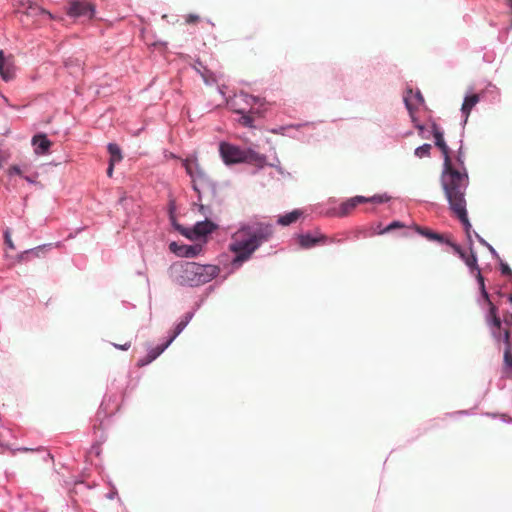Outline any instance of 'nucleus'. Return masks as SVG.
Wrapping results in <instances>:
<instances>
[{"label":"nucleus","mask_w":512,"mask_h":512,"mask_svg":"<svg viewBox=\"0 0 512 512\" xmlns=\"http://www.w3.org/2000/svg\"><path fill=\"white\" fill-rule=\"evenodd\" d=\"M216 225L209 220L197 222L192 229H184L181 233L191 239L195 240L199 237H204L210 233H212L216 229Z\"/></svg>","instance_id":"6e6552de"},{"label":"nucleus","mask_w":512,"mask_h":512,"mask_svg":"<svg viewBox=\"0 0 512 512\" xmlns=\"http://www.w3.org/2000/svg\"><path fill=\"white\" fill-rule=\"evenodd\" d=\"M200 17L198 15H195V14H189L187 17H186V23L187 24H195L199 21Z\"/></svg>","instance_id":"f704fd0d"},{"label":"nucleus","mask_w":512,"mask_h":512,"mask_svg":"<svg viewBox=\"0 0 512 512\" xmlns=\"http://www.w3.org/2000/svg\"><path fill=\"white\" fill-rule=\"evenodd\" d=\"M171 344V340H167L164 344L159 345L153 349H151L148 354L151 356L152 359H156L158 356H160L165 349L168 348V346Z\"/></svg>","instance_id":"393cba45"},{"label":"nucleus","mask_w":512,"mask_h":512,"mask_svg":"<svg viewBox=\"0 0 512 512\" xmlns=\"http://www.w3.org/2000/svg\"><path fill=\"white\" fill-rule=\"evenodd\" d=\"M24 170L18 165H12L7 169L8 176L19 175L23 177Z\"/></svg>","instance_id":"c85d7f7f"},{"label":"nucleus","mask_w":512,"mask_h":512,"mask_svg":"<svg viewBox=\"0 0 512 512\" xmlns=\"http://www.w3.org/2000/svg\"><path fill=\"white\" fill-rule=\"evenodd\" d=\"M114 346H115L116 348H118V349H121V350H128V349L130 348V346H131V343H130V342H127V343H125V344H120V345H118V344H114Z\"/></svg>","instance_id":"ea45409f"},{"label":"nucleus","mask_w":512,"mask_h":512,"mask_svg":"<svg viewBox=\"0 0 512 512\" xmlns=\"http://www.w3.org/2000/svg\"><path fill=\"white\" fill-rule=\"evenodd\" d=\"M169 249L171 252L175 253L179 257L192 258L200 254V252L202 251V245H179L176 242H172L169 245Z\"/></svg>","instance_id":"9d476101"},{"label":"nucleus","mask_w":512,"mask_h":512,"mask_svg":"<svg viewBox=\"0 0 512 512\" xmlns=\"http://www.w3.org/2000/svg\"><path fill=\"white\" fill-rule=\"evenodd\" d=\"M22 8H23V10L18 9L17 13L21 14L20 20H21V22H23L26 25H29V22L25 21L23 19V16H25L26 18H32V19H35V18H37L38 16H41V15H47V16L51 17L49 12H47L46 10L41 8L40 6H38L36 4H33L31 2H28L26 4L23 3L22 4Z\"/></svg>","instance_id":"9b49d317"},{"label":"nucleus","mask_w":512,"mask_h":512,"mask_svg":"<svg viewBox=\"0 0 512 512\" xmlns=\"http://www.w3.org/2000/svg\"><path fill=\"white\" fill-rule=\"evenodd\" d=\"M37 177H38V173H34V174H33V175H31V176H23V178H24L27 182L32 183V184L36 183V179H37Z\"/></svg>","instance_id":"58836bf2"},{"label":"nucleus","mask_w":512,"mask_h":512,"mask_svg":"<svg viewBox=\"0 0 512 512\" xmlns=\"http://www.w3.org/2000/svg\"><path fill=\"white\" fill-rule=\"evenodd\" d=\"M444 241H445L448 245H450V246L452 247V249L454 250V252H455V253H457L458 255L463 251V249H462L459 245H457V244H455V243L451 242L450 240H444Z\"/></svg>","instance_id":"c9c22d12"},{"label":"nucleus","mask_w":512,"mask_h":512,"mask_svg":"<svg viewBox=\"0 0 512 512\" xmlns=\"http://www.w3.org/2000/svg\"><path fill=\"white\" fill-rule=\"evenodd\" d=\"M32 144L35 147V153L38 155L46 154L52 145V142L45 134H37L32 138Z\"/></svg>","instance_id":"ddd939ff"},{"label":"nucleus","mask_w":512,"mask_h":512,"mask_svg":"<svg viewBox=\"0 0 512 512\" xmlns=\"http://www.w3.org/2000/svg\"><path fill=\"white\" fill-rule=\"evenodd\" d=\"M273 235L271 224L254 222L243 225L231 237L229 250L235 254L232 260L234 266H241L249 260L253 253Z\"/></svg>","instance_id":"f03ea898"},{"label":"nucleus","mask_w":512,"mask_h":512,"mask_svg":"<svg viewBox=\"0 0 512 512\" xmlns=\"http://www.w3.org/2000/svg\"><path fill=\"white\" fill-rule=\"evenodd\" d=\"M113 169H114V165H112V164H111V162L109 161V167H108V169H107V175H108L109 177H111V176H112V174H113Z\"/></svg>","instance_id":"a19ab883"},{"label":"nucleus","mask_w":512,"mask_h":512,"mask_svg":"<svg viewBox=\"0 0 512 512\" xmlns=\"http://www.w3.org/2000/svg\"><path fill=\"white\" fill-rule=\"evenodd\" d=\"M219 151L223 161L226 164L242 163L244 157V149H241L235 145L222 142L219 147Z\"/></svg>","instance_id":"423d86ee"},{"label":"nucleus","mask_w":512,"mask_h":512,"mask_svg":"<svg viewBox=\"0 0 512 512\" xmlns=\"http://www.w3.org/2000/svg\"><path fill=\"white\" fill-rule=\"evenodd\" d=\"M388 200H389L388 197L382 196V195H374L369 198L366 197V202H371V203H384V202H387Z\"/></svg>","instance_id":"7c9ffc66"},{"label":"nucleus","mask_w":512,"mask_h":512,"mask_svg":"<svg viewBox=\"0 0 512 512\" xmlns=\"http://www.w3.org/2000/svg\"><path fill=\"white\" fill-rule=\"evenodd\" d=\"M508 301L510 302V304L512 305V293L508 296Z\"/></svg>","instance_id":"c03bdc74"},{"label":"nucleus","mask_w":512,"mask_h":512,"mask_svg":"<svg viewBox=\"0 0 512 512\" xmlns=\"http://www.w3.org/2000/svg\"><path fill=\"white\" fill-rule=\"evenodd\" d=\"M479 100H480V98H479L478 94H472V95L465 97L464 102L461 107V111L465 115L466 119L470 115L473 107L479 102Z\"/></svg>","instance_id":"dca6fc26"},{"label":"nucleus","mask_w":512,"mask_h":512,"mask_svg":"<svg viewBox=\"0 0 512 512\" xmlns=\"http://www.w3.org/2000/svg\"><path fill=\"white\" fill-rule=\"evenodd\" d=\"M477 280H478V283L480 285V289H481L482 295L485 298V300L488 302V300H490L489 299V294L487 293V291L485 289L484 278L481 275L480 270H478V273H477Z\"/></svg>","instance_id":"cd10ccee"},{"label":"nucleus","mask_w":512,"mask_h":512,"mask_svg":"<svg viewBox=\"0 0 512 512\" xmlns=\"http://www.w3.org/2000/svg\"><path fill=\"white\" fill-rule=\"evenodd\" d=\"M504 370L508 377L512 378V348L504 350Z\"/></svg>","instance_id":"4be33fe9"},{"label":"nucleus","mask_w":512,"mask_h":512,"mask_svg":"<svg viewBox=\"0 0 512 512\" xmlns=\"http://www.w3.org/2000/svg\"><path fill=\"white\" fill-rule=\"evenodd\" d=\"M187 174L191 177L193 189L201 199V189L209 186V178L205 170L200 166L196 157H188L183 161Z\"/></svg>","instance_id":"39448f33"},{"label":"nucleus","mask_w":512,"mask_h":512,"mask_svg":"<svg viewBox=\"0 0 512 512\" xmlns=\"http://www.w3.org/2000/svg\"><path fill=\"white\" fill-rule=\"evenodd\" d=\"M67 13L72 17L91 19L94 15V6L86 0H70Z\"/></svg>","instance_id":"0eeeda50"},{"label":"nucleus","mask_w":512,"mask_h":512,"mask_svg":"<svg viewBox=\"0 0 512 512\" xmlns=\"http://www.w3.org/2000/svg\"><path fill=\"white\" fill-rule=\"evenodd\" d=\"M503 342L505 343V348H512L510 332L507 329L503 332Z\"/></svg>","instance_id":"473e14b6"},{"label":"nucleus","mask_w":512,"mask_h":512,"mask_svg":"<svg viewBox=\"0 0 512 512\" xmlns=\"http://www.w3.org/2000/svg\"><path fill=\"white\" fill-rule=\"evenodd\" d=\"M412 96H413V98L415 99L416 102H418V103H423L424 102V98H423V96L421 95V93L419 91L413 95L412 90H409L408 91V95H406L404 97V101H405L406 107H407V109L409 111H412V109L414 107Z\"/></svg>","instance_id":"412c9836"},{"label":"nucleus","mask_w":512,"mask_h":512,"mask_svg":"<svg viewBox=\"0 0 512 512\" xmlns=\"http://www.w3.org/2000/svg\"><path fill=\"white\" fill-rule=\"evenodd\" d=\"M243 162L254 164L258 167H263L266 163V156L252 149L244 150Z\"/></svg>","instance_id":"2eb2a0df"},{"label":"nucleus","mask_w":512,"mask_h":512,"mask_svg":"<svg viewBox=\"0 0 512 512\" xmlns=\"http://www.w3.org/2000/svg\"><path fill=\"white\" fill-rule=\"evenodd\" d=\"M431 145L423 144L415 149V155L419 158L428 157L430 155Z\"/></svg>","instance_id":"bb28decb"},{"label":"nucleus","mask_w":512,"mask_h":512,"mask_svg":"<svg viewBox=\"0 0 512 512\" xmlns=\"http://www.w3.org/2000/svg\"><path fill=\"white\" fill-rule=\"evenodd\" d=\"M487 303L489 305V317L491 318V323L497 329H500L502 322L500 317L497 315V307L490 300H488Z\"/></svg>","instance_id":"5701e85b"},{"label":"nucleus","mask_w":512,"mask_h":512,"mask_svg":"<svg viewBox=\"0 0 512 512\" xmlns=\"http://www.w3.org/2000/svg\"><path fill=\"white\" fill-rule=\"evenodd\" d=\"M300 215H301V212L299 210H294L290 213H287L284 216L279 217L277 222H278V224H280L282 226H287V225H290V224L296 222L298 220V218L300 217Z\"/></svg>","instance_id":"a211bd4d"},{"label":"nucleus","mask_w":512,"mask_h":512,"mask_svg":"<svg viewBox=\"0 0 512 512\" xmlns=\"http://www.w3.org/2000/svg\"><path fill=\"white\" fill-rule=\"evenodd\" d=\"M416 230L419 234L432 241L444 242V237L441 234L435 233L427 228L417 226Z\"/></svg>","instance_id":"aec40b11"},{"label":"nucleus","mask_w":512,"mask_h":512,"mask_svg":"<svg viewBox=\"0 0 512 512\" xmlns=\"http://www.w3.org/2000/svg\"><path fill=\"white\" fill-rule=\"evenodd\" d=\"M480 241H481V243H483V244L487 245V246H488V248H489L491 251H494V249L492 248V246H490L489 244H487V243L485 242V240L480 239Z\"/></svg>","instance_id":"37998d69"},{"label":"nucleus","mask_w":512,"mask_h":512,"mask_svg":"<svg viewBox=\"0 0 512 512\" xmlns=\"http://www.w3.org/2000/svg\"><path fill=\"white\" fill-rule=\"evenodd\" d=\"M108 152L110 154V162L112 165H115L116 163L120 162L122 160V154L121 149L117 144L110 143L108 145Z\"/></svg>","instance_id":"6ab92c4d"},{"label":"nucleus","mask_w":512,"mask_h":512,"mask_svg":"<svg viewBox=\"0 0 512 512\" xmlns=\"http://www.w3.org/2000/svg\"><path fill=\"white\" fill-rule=\"evenodd\" d=\"M467 256H469V254H467L464 250L459 254V257L465 262V259H467Z\"/></svg>","instance_id":"79ce46f5"},{"label":"nucleus","mask_w":512,"mask_h":512,"mask_svg":"<svg viewBox=\"0 0 512 512\" xmlns=\"http://www.w3.org/2000/svg\"><path fill=\"white\" fill-rule=\"evenodd\" d=\"M431 128L435 139V145L441 150L444 157V171L441 178L442 187L452 213L460 220L464 225L466 232L469 234L471 224L467 215L465 199L468 176L466 173H461L453 168L449 156V148L439 126L433 123Z\"/></svg>","instance_id":"f257e3e1"},{"label":"nucleus","mask_w":512,"mask_h":512,"mask_svg":"<svg viewBox=\"0 0 512 512\" xmlns=\"http://www.w3.org/2000/svg\"><path fill=\"white\" fill-rule=\"evenodd\" d=\"M465 264L471 269V270H479V267L477 265V256L476 254L471 250V253L469 256H467V259H465Z\"/></svg>","instance_id":"a878e982"},{"label":"nucleus","mask_w":512,"mask_h":512,"mask_svg":"<svg viewBox=\"0 0 512 512\" xmlns=\"http://www.w3.org/2000/svg\"><path fill=\"white\" fill-rule=\"evenodd\" d=\"M503 321H504V323H505L507 326H511V325H512V313H510V312H506V313H504V315H503Z\"/></svg>","instance_id":"e433bc0d"},{"label":"nucleus","mask_w":512,"mask_h":512,"mask_svg":"<svg viewBox=\"0 0 512 512\" xmlns=\"http://www.w3.org/2000/svg\"><path fill=\"white\" fill-rule=\"evenodd\" d=\"M501 272L505 275H512V271L506 263H501Z\"/></svg>","instance_id":"4c0bfd02"},{"label":"nucleus","mask_w":512,"mask_h":512,"mask_svg":"<svg viewBox=\"0 0 512 512\" xmlns=\"http://www.w3.org/2000/svg\"><path fill=\"white\" fill-rule=\"evenodd\" d=\"M0 76L4 81H9L14 77L13 56L5 57L3 50H0Z\"/></svg>","instance_id":"f8f14e48"},{"label":"nucleus","mask_w":512,"mask_h":512,"mask_svg":"<svg viewBox=\"0 0 512 512\" xmlns=\"http://www.w3.org/2000/svg\"><path fill=\"white\" fill-rule=\"evenodd\" d=\"M234 112L241 115L239 123L245 127H254L255 116L260 115L259 108L256 105L261 106L260 99L249 95L247 93H240L236 96V99L231 103Z\"/></svg>","instance_id":"20e7f679"},{"label":"nucleus","mask_w":512,"mask_h":512,"mask_svg":"<svg viewBox=\"0 0 512 512\" xmlns=\"http://www.w3.org/2000/svg\"><path fill=\"white\" fill-rule=\"evenodd\" d=\"M192 313H186L183 319L176 325L175 330L172 336L168 339L171 340V343L174 339L184 330V328L188 325L189 321L192 319Z\"/></svg>","instance_id":"f3484780"},{"label":"nucleus","mask_w":512,"mask_h":512,"mask_svg":"<svg viewBox=\"0 0 512 512\" xmlns=\"http://www.w3.org/2000/svg\"><path fill=\"white\" fill-rule=\"evenodd\" d=\"M327 240V236L320 232H315V234H300L297 236V242L302 249H310L316 245L326 244Z\"/></svg>","instance_id":"1a4fd4ad"},{"label":"nucleus","mask_w":512,"mask_h":512,"mask_svg":"<svg viewBox=\"0 0 512 512\" xmlns=\"http://www.w3.org/2000/svg\"><path fill=\"white\" fill-rule=\"evenodd\" d=\"M154 359L151 358L149 354H147L144 358L139 359L137 365L138 367H144L148 364H150Z\"/></svg>","instance_id":"2f4dec72"},{"label":"nucleus","mask_w":512,"mask_h":512,"mask_svg":"<svg viewBox=\"0 0 512 512\" xmlns=\"http://www.w3.org/2000/svg\"><path fill=\"white\" fill-rule=\"evenodd\" d=\"M366 203V197L364 196H355L347 201L343 202L339 208L337 213L338 216L343 217L348 215L357 205Z\"/></svg>","instance_id":"4468645a"},{"label":"nucleus","mask_w":512,"mask_h":512,"mask_svg":"<svg viewBox=\"0 0 512 512\" xmlns=\"http://www.w3.org/2000/svg\"><path fill=\"white\" fill-rule=\"evenodd\" d=\"M5 243L10 249H15L14 243L11 239L9 230H6L4 233Z\"/></svg>","instance_id":"72a5a7b5"},{"label":"nucleus","mask_w":512,"mask_h":512,"mask_svg":"<svg viewBox=\"0 0 512 512\" xmlns=\"http://www.w3.org/2000/svg\"><path fill=\"white\" fill-rule=\"evenodd\" d=\"M404 225L399 222V221H394L392 222L391 224H389L388 226H386L381 232L380 234H384V233H388L396 228H403Z\"/></svg>","instance_id":"c756f323"},{"label":"nucleus","mask_w":512,"mask_h":512,"mask_svg":"<svg viewBox=\"0 0 512 512\" xmlns=\"http://www.w3.org/2000/svg\"><path fill=\"white\" fill-rule=\"evenodd\" d=\"M195 70L201 75L205 83L210 84L214 82V78H212L211 73L203 66L201 62H196L194 65Z\"/></svg>","instance_id":"b1692460"},{"label":"nucleus","mask_w":512,"mask_h":512,"mask_svg":"<svg viewBox=\"0 0 512 512\" xmlns=\"http://www.w3.org/2000/svg\"><path fill=\"white\" fill-rule=\"evenodd\" d=\"M175 281L183 286H199L211 281L219 273L215 265H201L195 262L179 263L171 267Z\"/></svg>","instance_id":"7ed1b4c3"}]
</instances>
